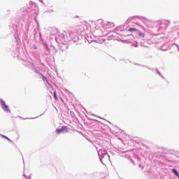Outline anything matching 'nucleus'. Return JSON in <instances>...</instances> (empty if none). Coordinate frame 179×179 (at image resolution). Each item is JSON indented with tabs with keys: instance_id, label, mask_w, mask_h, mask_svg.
Listing matches in <instances>:
<instances>
[{
	"instance_id": "1",
	"label": "nucleus",
	"mask_w": 179,
	"mask_h": 179,
	"mask_svg": "<svg viewBox=\"0 0 179 179\" xmlns=\"http://www.w3.org/2000/svg\"><path fill=\"white\" fill-rule=\"evenodd\" d=\"M38 15V6L32 1L29 2L27 6L21 8L17 12V18H13L8 23V28L10 33H13L17 43H19L17 36L22 34V31L25 33L30 31L33 29V17L36 19Z\"/></svg>"
},
{
	"instance_id": "2",
	"label": "nucleus",
	"mask_w": 179,
	"mask_h": 179,
	"mask_svg": "<svg viewBox=\"0 0 179 179\" xmlns=\"http://www.w3.org/2000/svg\"><path fill=\"white\" fill-rule=\"evenodd\" d=\"M33 29H31L28 33L27 31L24 33V31H22L25 35L26 38L29 37V33H32L33 35H29V38H31V40H43V36H41V32L40 31L36 30L34 29L33 31Z\"/></svg>"
},
{
	"instance_id": "3",
	"label": "nucleus",
	"mask_w": 179,
	"mask_h": 179,
	"mask_svg": "<svg viewBox=\"0 0 179 179\" xmlns=\"http://www.w3.org/2000/svg\"><path fill=\"white\" fill-rule=\"evenodd\" d=\"M55 40L58 44H64L66 45L68 43L71 42V39H69V37L66 36V31H64L62 34H59L55 36Z\"/></svg>"
},
{
	"instance_id": "4",
	"label": "nucleus",
	"mask_w": 179,
	"mask_h": 179,
	"mask_svg": "<svg viewBox=\"0 0 179 179\" xmlns=\"http://www.w3.org/2000/svg\"><path fill=\"white\" fill-rule=\"evenodd\" d=\"M45 48V55L46 57H53V55H55L57 52H58V50H57V48L54 46V45H50L48 46V45H44Z\"/></svg>"
},
{
	"instance_id": "5",
	"label": "nucleus",
	"mask_w": 179,
	"mask_h": 179,
	"mask_svg": "<svg viewBox=\"0 0 179 179\" xmlns=\"http://www.w3.org/2000/svg\"><path fill=\"white\" fill-rule=\"evenodd\" d=\"M136 37L140 40L141 47H145L148 48V47L149 46H148V41L145 39V33L138 29V31H136Z\"/></svg>"
},
{
	"instance_id": "6",
	"label": "nucleus",
	"mask_w": 179,
	"mask_h": 179,
	"mask_svg": "<svg viewBox=\"0 0 179 179\" xmlns=\"http://www.w3.org/2000/svg\"><path fill=\"white\" fill-rule=\"evenodd\" d=\"M98 155L99 157V160L102 164L103 163V159H108L110 160V155H108V152H107V150L102 148L98 150Z\"/></svg>"
},
{
	"instance_id": "7",
	"label": "nucleus",
	"mask_w": 179,
	"mask_h": 179,
	"mask_svg": "<svg viewBox=\"0 0 179 179\" xmlns=\"http://www.w3.org/2000/svg\"><path fill=\"white\" fill-rule=\"evenodd\" d=\"M145 175L149 176L151 179H164L162 178V175L160 173L157 171H153V169H149L148 171H145Z\"/></svg>"
},
{
	"instance_id": "8",
	"label": "nucleus",
	"mask_w": 179,
	"mask_h": 179,
	"mask_svg": "<svg viewBox=\"0 0 179 179\" xmlns=\"http://www.w3.org/2000/svg\"><path fill=\"white\" fill-rule=\"evenodd\" d=\"M82 35L76 32L69 34V40L70 39V41H73V43H78V41H80Z\"/></svg>"
},
{
	"instance_id": "9",
	"label": "nucleus",
	"mask_w": 179,
	"mask_h": 179,
	"mask_svg": "<svg viewBox=\"0 0 179 179\" xmlns=\"http://www.w3.org/2000/svg\"><path fill=\"white\" fill-rule=\"evenodd\" d=\"M0 106L4 113H10V108H9V106L6 104V102H5L2 98H0Z\"/></svg>"
},
{
	"instance_id": "10",
	"label": "nucleus",
	"mask_w": 179,
	"mask_h": 179,
	"mask_svg": "<svg viewBox=\"0 0 179 179\" xmlns=\"http://www.w3.org/2000/svg\"><path fill=\"white\" fill-rule=\"evenodd\" d=\"M68 132V126H62L56 129V134L61 135V134H65Z\"/></svg>"
},
{
	"instance_id": "11",
	"label": "nucleus",
	"mask_w": 179,
	"mask_h": 179,
	"mask_svg": "<svg viewBox=\"0 0 179 179\" xmlns=\"http://www.w3.org/2000/svg\"><path fill=\"white\" fill-rule=\"evenodd\" d=\"M115 24L113 22H105L103 24V29H112V27H115Z\"/></svg>"
},
{
	"instance_id": "12",
	"label": "nucleus",
	"mask_w": 179,
	"mask_h": 179,
	"mask_svg": "<svg viewBox=\"0 0 179 179\" xmlns=\"http://www.w3.org/2000/svg\"><path fill=\"white\" fill-rule=\"evenodd\" d=\"M159 29H158V31H160V30H166V29H167V27L169 26V24H167V23L164 22H159Z\"/></svg>"
},
{
	"instance_id": "13",
	"label": "nucleus",
	"mask_w": 179,
	"mask_h": 179,
	"mask_svg": "<svg viewBox=\"0 0 179 179\" xmlns=\"http://www.w3.org/2000/svg\"><path fill=\"white\" fill-rule=\"evenodd\" d=\"M96 26L97 27H103V25L104 24V22L103 21V19H99L95 22Z\"/></svg>"
},
{
	"instance_id": "14",
	"label": "nucleus",
	"mask_w": 179,
	"mask_h": 179,
	"mask_svg": "<svg viewBox=\"0 0 179 179\" xmlns=\"http://www.w3.org/2000/svg\"><path fill=\"white\" fill-rule=\"evenodd\" d=\"M0 136L3 139H6V141H8V142H10V143H13V141L10 140V138H9L8 136L3 134H0Z\"/></svg>"
},
{
	"instance_id": "15",
	"label": "nucleus",
	"mask_w": 179,
	"mask_h": 179,
	"mask_svg": "<svg viewBox=\"0 0 179 179\" xmlns=\"http://www.w3.org/2000/svg\"><path fill=\"white\" fill-rule=\"evenodd\" d=\"M131 47H135L136 48H138L139 47V42L134 41L131 44Z\"/></svg>"
},
{
	"instance_id": "16",
	"label": "nucleus",
	"mask_w": 179,
	"mask_h": 179,
	"mask_svg": "<svg viewBox=\"0 0 179 179\" xmlns=\"http://www.w3.org/2000/svg\"><path fill=\"white\" fill-rule=\"evenodd\" d=\"M129 31H131L133 34H136V31H138V29L136 28L131 27L129 29Z\"/></svg>"
},
{
	"instance_id": "17",
	"label": "nucleus",
	"mask_w": 179,
	"mask_h": 179,
	"mask_svg": "<svg viewBox=\"0 0 179 179\" xmlns=\"http://www.w3.org/2000/svg\"><path fill=\"white\" fill-rule=\"evenodd\" d=\"M172 173L176 176V177H179V172L176 169H172Z\"/></svg>"
},
{
	"instance_id": "18",
	"label": "nucleus",
	"mask_w": 179,
	"mask_h": 179,
	"mask_svg": "<svg viewBox=\"0 0 179 179\" xmlns=\"http://www.w3.org/2000/svg\"><path fill=\"white\" fill-rule=\"evenodd\" d=\"M34 71L36 72V73H38V75H41V76H43V73H41L40 70H38L37 68L34 67Z\"/></svg>"
},
{
	"instance_id": "19",
	"label": "nucleus",
	"mask_w": 179,
	"mask_h": 179,
	"mask_svg": "<svg viewBox=\"0 0 179 179\" xmlns=\"http://www.w3.org/2000/svg\"><path fill=\"white\" fill-rule=\"evenodd\" d=\"M53 96H54V99L56 101H58V96L57 95V91L54 90L53 91Z\"/></svg>"
},
{
	"instance_id": "20",
	"label": "nucleus",
	"mask_w": 179,
	"mask_h": 179,
	"mask_svg": "<svg viewBox=\"0 0 179 179\" xmlns=\"http://www.w3.org/2000/svg\"><path fill=\"white\" fill-rule=\"evenodd\" d=\"M42 115H44V113H42L39 116H37L36 117H31V118H22V120H36V118H38V117H41Z\"/></svg>"
},
{
	"instance_id": "21",
	"label": "nucleus",
	"mask_w": 179,
	"mask_h": 179,
	"mask_svg": "<svg viewBox=\"0 0 179 179\" xmlns=\"http://www.w3.org/2000/svg\"><path fill=\"white\" fill-rule=\"evenodd\" d=\"M42 80H43L44 82H48V78H47V76H44V74H43L42 76Z\"/></svg>"
},
{
	"instance_id": "22",
	"label": "nucleus",
	"mask_w": 179,
	"mask_h": 179,
	"mask_svg": "<svg viewBox=\"0 0 179 179\" xmlns=\"http://www.w3.org/2000/svg\"><path fill=\"white\" fill-rule=\"evenodd\" d=\"M68 54V52H66V50H62V53L61 55H63V57L65 58V57H66V55Z\"/></svg>"
},
{
	"instance_id": "23",
	"label": "nucleus",
	"mask_w": 179,
	"mask_h": 179,
	"mask_svg": "<svg viewBox=\"0 0 179 179\" xmlns=\"http://www.w3.org/2000/svg\"><path fill=\"white\" fill-rule=\"evenodd\" d=\"M155 71L157 75H159V76H162V73L160 72V71H159V69H155Z\"/></svg>"
},
{
	"instance_id": "24",
	"label": "nucleus",
	"mask_w": 179,
	"mask_h": 179,
	"mask_svg": "<svg viewBox=\"0 0 179 179\" xmlns=\"http://www.w3.org/2000/svg\"><path fill=\"white\" fill-rule=\"evenodd\" d=\"M155 71L157 75H159V76H162V73L160 72V71H159V69H155Z\"/></svg>"
},
{
	"instance_id": "25",
	"label": "nucleus",
	"mask_w": 179,
	"mask_h": 179,
	"mask_svg": "<svg viewBox=\"0 0 179 179\" xmlns=\"http://www.w3.org/2000/svg\"><path fill=\"white\" fill-rule=\"evenodd\" d=\"M137 17H138V19H145V20H148V22H150V20L149 19L146 18V17L137 16Z\"/></svg>"
},
{
	"instance_id": "26",
	"label": "nucleus",
	"mask_w": 179,
	"mask_h": 179,
	"mask_svg": "<svg viewBox=\"0 0 179 179\" xmlns=\"http://www.w3.org/2000/svg\"><path fill=\"white\" fill-rule=\"evenodd\" d=\"M143 68H148V69H150V71H152V72H155V69H152L146 65H143Z\"/></svg>"
},
{
	"instance_id": "27",
	"label": "nucleus",
	"mask_w": 179,
	"mask_h": 179,
	"mask_svg": "<svg viewBox=\"0 0 179 179\" xmlns=\"http://www.w3.org/2000/svg\"><path fill=\"white\" fill-rule=\"evenodd\" d=\"M80 28L81 29V30L80 31V33H83V31H85V29L83 28V25H80Z\"/></svg>"
},
{
	"instance_id": "28",
	"label": "nucleus",
	"mask_w": 179,
	"mask_h": 179,
	"mask_svg": "<svg viewBox=\"0 0 179 179\" xmlns=\"http://www.w3.org/2000/svg\"><path fill=\"white\" fill-rule=\"evenodd\" d=\"M31 48H32V50H37L38 49L37 45H32Z\"/></svg>"
},
{
	"instance_id": "29",
	"label": "nucleus",
	"mask_w": 179,
	"mask_h": 179,
	"mask_svg": "<svg viewBox=\"0 0 179 179\" xmlns=\"http://www.w3.org/2000/svg\"><path fill=\"white\" fill-rule=\"evenodd\" d=\"M116 152H117V153H125V151H121V150H120V149H118L117 150H116Z\"/></svg>"
},
{
	"instance_id": "30",
	"label": "nucleus",
	"mask_w": 179,
	"mask_h": 179,
	"mask_svg": "<svg viewBox=\"0 0 179 179\" xmlns=\"http://www.w3.org/2000/svg\"><path fill=\"white\" fill-rule=\"evenodd\" d=\"M10 52H15V47L12 48H10V50H9Z\"/></svg>"
},
{
	"instance_id": "31",
	"label": "nucleus",
	"mask_w": 179,
	"mask_h": 179,
	"mask_svg": "<svg viewBox=\"0 0 179 179\" xmlns=\"http://www.w3.org/2000/svg\"><path fill=\"white\" fill-rule=\"evenodd\" d=\"M38 1H39V2L43 3V6H45V3H44V1L43 0H38Z\"/></svg>"
},
{
	"instance_id": "32",
	"label": "nucleus",
	"mask_w": 179,
	"mask_h": 179,
	"mask_svg": "<svg viewBox=\"0 0 179 179\" xmlns=\"http://www.w3.org/2000/svg\"><path fill=\"white\" fill-rule=\"evenodd\" d=\"M134 65H137L138 66H143V65H142L141 64H138V63H134Z\"/></svg>"
},
{
	"instance_id": "33",
	"label": "nucleus",
	"mask_w": 179,
	"mask_h": 179,
	"mask_svg": "<svg viewBox=\"0 0 179 179\" xmlns=\"http://www.w3.org/2000/svg\"><path fill=\"white\" fill-rule=\"evenodd\" d=\"M138 167L139 169H141V170H143V166H142V164H139Z\"/></svg>"
},
{
	"instance_id": "34",
	"label": "nucleus",
	"mask_w": 179,
	"mask_h": 179,
	"mask_svg": "<svg viewBox=\"0 0 179 179\" xmlns=\"http://www.w3.org/2000/svg\"><path fill=\"white\" fill-rule=\"evenodd\" d=\"M143 146H145V148H147V149H150V147L147 146V145H145V144H143Z\"/></svg>"
},
{
	"instance_id": "35",
	"label": "nucleus",
	"mask_w": 179,
	"mask_h": 179,
	"mask_svg": "<svg viewBox=\"0 0 179 179\" xmlns=\"http://www.w3.org/2000/svg\"><path fill=\"white\" fill-rule=\"evenodd\" d=\"M175 45L177 46L178 51V52H179V45H178L177 43H175Z\"/></svg>"
},
{
	"instance_id": "36",
	"label": "nucleus",
	"mask_w": 179,
	"mask_h": 179,
	"mask_svg": "<svg viewBox=\"0 0 179 179\" xmlns=\"http://www.w3.org/2000/svg\"><path fill=\"white\" fill-rule=\"evenodd\" d=\"M15 57H17L19 55V52H15Z\"/></svg>"
},
{
	"instance_id": "37",
	"label": "nucleus",
	"mask_w": 179,
	"mask_h": 179,
	"mask_svg": "<svg viewBox=\"0 0 179 179\" xmlns=\"http://www.w3.org/2000/svg\"><path fill=\"white\" fill-rule=\"evenodd\" d=\"M41 65H42V66H45V65H44V63L41 62Z\"/></svg>"
},
{
	"instance_id": "38",
	"label": "nucleus",
	"mask_w": 179,
	"mask_h": 179,
	"mask_svg": "<svg viewBox=\"0 0 179 179\" xmlns=\"http://www.w3.org/2000/svg\"><path fill=\"white\" fill-rule=\"evenodd\" d=\"M161 78H162V79H164V76H162V74H161V76H159Z\"/></svg>"
},
{
	"instance_id": "39",
	"label": "nucleus",
	"mask_w": 179,
	"mask_h": 179,
	"mask_svg": "<svg viewBox=\"0 0 179 179\" xmlns=\"http://www.w3.org/2000/svg\"><path fill=\"white\" fill-rule=\"evenodd\" d=\"M23 177H24L25 178H27V176L24 173L23 174Z\"/></svg>"
},
{
	"instance_id": "40",
	"label": "nucleus",
	"mask_w": 179,
	"mask_h": 179,
	"mask_svg": "<svg viewBox=\"0 0 179 179\" xmlns=\"http://www.w3.org/2000/svg\"><path fill=\"white\" fill-rule=\"evenodd\" d=\"M19 152L20 153L21 156L23 157V154H22V152H20V150H19Z\"/></svg>"
},
{
	"instance_id": "41",
	"label": "nucleus",
	"mask_w": 179,
	"mask_h": 179,
	"mask_svg": "<svg viewBox=\"0 0 179 179\" xmlns=\"http://www.w3.org/2000/svg\"><path fill=\"white\" fill-rule=\"evenodd\" d=\"M131 162L133 164H135V162H134V160L131 159Z\"/></svg>"
},
{
	"instance_id": "42",
	"label": "nucleus",
	"mask_w": 179,
	"mask_h": 179,
	"mask_svg": "<svg viewBox=\"0 0 179 179\" xmlns=\"http://www.w3.org/2000/svg\"><path fill=\"white\" fill-rule=\"evenodd\" d=\"M22 162H23V163H24V159H23V157H22Z\"/></svg>"
},
{
	"instance_id": "43",
	"label": "nucleus",
	"mask_w": 179,
	"mask_h": 179,
	"mask_svg": "<svg viewBox=\"0 0 179 179\" xmlns=\"http://www.w3.org/2000/svg\"><path fill=\"white\" fill-rule=\"evenodd\" d=\"M134 17H129V19H132Z\"/></svg>"
},
{
	"instance_id": "44",
	"label": "nucleus",
	"mask_w": 179,
	"mask_h": 179,
	"mask_svg": "<svg viewBox=\"0 0 179 179\" xmlns=\"http://www.w3.org/2000/svg\"><path fill=\"white\" fill-rule=\"evenodd\" d=\"M50 12H54V10H51Z\"/></svg>"
},
{
	"instance_id": "45",
	"label": "nucleus",
	"mask_w": 179,
	"mask_h": 179,
	"mask_svg": "<svg viewBox=\"0 0 179 179\" xmlns=\"http://www.w3.org/2000/svg\"><path fill=\"white\" fill-rule=\"evenodd\" d=\"M120 61H124V59H120Z\"/></svg>"
},
{
	"instance_id": "46",
	"label": "nucleus",
	"mask_w": 179,
	"mask_h": 179,
	"mask_svg": "<svg viewBox=\"0 0 179 179\" xmlns=\"http://www.w3.org/2000/svg\"><path fill=\"white\" fill-rule=\"evenodd\" d=\"M135 141V142H138V141H136V140H134Z\"/></svg>"
},
{
	"instance_id": "47",
	"label": "nucleus",
	"mask_w": 179,
	"mask_h": 179,
	"mask_svg": "<svg viewBox=\"0 0 179 179\" xmlns=\"http://www.w3.org/2000/svg\"><path fill=\"white\" fill-rule=\"evenodd\" d=\"M139 160V157L137 158Z\"/></svg>"
},
{
	"instance_id": "48",
	"label": "nucleus",
	"mask_w": 179,
	"mask_h": 179,
	"mask_svg": "<svg viewBox=\"0 0 179 179\" xmlns=\"http://www.w3.org/2000/svg\"><path fill=\"white\" fill-rule=\"evenodd\" d=\"M61 100H62V98L61 97Z\"/></svg>"
}]
</instances>
